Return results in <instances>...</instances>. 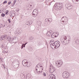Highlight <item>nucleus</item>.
<instances>
[{
    "label": "nucleus",
    "instance_id": "f257e3e1",
    "mask_svg": "<svg viewBox=\"0 0 79 79\" xmlns=\"http://www.w3.org/2000/svg\"><path fill=\"white\" fill-rule=\"evenodd\" d=\"M60 46V43L59 41H56L53 43H51V47L52 48H58Z\"/></svg>",
    "mask_w": 79,
    "mask_h": 79
},
{
    "label": "nucleus",
    "instance_id": "f03ea898",
    "mask_svg": "<svg viewBox=\"0 0 79 79\" xmlns=\"http://www.w3.org/2000/svg\"><path fill=\"white\" fill-rule=\"evenodd\" d=\"M63 77L64 79H67L70 76V74L67 71L64 72L62 74Z\"/></svg>",
    "mask_w": 79,
    "mask_h": 79
},
{
    "label": "nucleus",
    "instance_id": "7ed1b4c3",
    "mask_svg": "<svg viewBox=\"0 0 79 79\" xmlns=\"http://www.w3.org/2000/svg\"><path fill=\"white\" fill-rule=\"evenodd\" d=\"M6 37L7 40L10 42H11L12 41H14L15 42H17L16 37H14V38H11V37L6 35Z\"/></svg>",
    "mask_w": 79,
    "mask_h": 79
},
{
    "label": "nucleus",
    "instance_id": "20e7f679",
    "mask_svg": "<svg viewBox=\"0 0 79 79\" xmlns=\"http://www.w3.org/2000/svg\"><path fill=\"white\" fill-rule=\"evenodd\" d=\"M56 70V69L53 65H51L49 69V72L50 73H53Z\"/></svg>",
    "mask_w": 79,
    "mask_h": 79
},
{
    "label": "nucleus",
    "instance_id": "39448f33",
    "mask_svg": "<svg viewBox=\"0 0 79 79\" xmlns=\"http://www.w3.org/2000/svg\"><path fill=\"white\" fill-rule=\"evenodd\" d=\"M12 64H14V66H16L17 68L19 66V62L17 60H13Z\"/></svg>",
    "mask_w": 79,
    "mask_h": 79
},
{
    "label": "nucleus",
    "instance_id": "423d86ee",
    "mask_svg": "<svg viewBox=\"0 0 79 79\" xmlns=\"http://www.w3.org/2000/svg\"><path fill=\"white\" fill-rule=\"evenodd\" d=\"M38 13L39 12L38 11V10L37 9H35L33 11L32 15H34L35 16V17L37 16V15H38Z\"/></svg>",
    "mask_w": 79,
    "mask_h": 79
},
{
    "label": "nucleus",
    "instance_id": "0eeeda50",
    "mask_svg": "<svg viewBox=\"0 0 79 79\" xmlns=\"http://www.w3.org/2000/svg\"><path fill=\"white\" fill-rule=\"evenodd\" d=\"M56 67H58V68L59 67H61V62H59L58 61L56 62Z\"/></svg>",
    "mask_w": 79,
    "mask_h": 79
},
{
    "label": "nucleus",
    "instance_id": "6e6552de",
    "mask_svg": "<svg viewBox=\"0 0 79 79\" xmlns=\"http://www.w3.org/2000/svg\"><path fill=\"white\" fill-rule=\"evenodd\" d=\"M37 68H38V69H41V68H42V70H43V68L42 67V65L41 64H37V65L36 66L35 69H37Z\"/></svg>",
    "mask_w": 79,
    "mask_h": 79
},
{
    "label": "nucleus",
    "instance_id": "1a4fd4ad",
    "mask_svg": "<svg viewBox=\"0 0 79 79\" xmlns=\"http://www.w3.org/2000/svg\"><path fill=\"white\" fill-rule=\"evenodd\" d=\"M49 79H56L55 75L52 74H51L49 75Z\"/></svg>",
    "mask_w": 79,
    "mask_h": 79
},
{
    "label": "nucleus",
    "instance_id": "9d476101",
    "mask_svg": "<svg viewBox=\"0 0 79 79\" xmlns=\"http://www.w3.org/2000/svg\"><path fill=\"white\" fill-rule=\"evenodd\" d=\"M52 32V30H50V31H48L46 33L47 36H48V37H49V36H50Z\"/></svg>",
    "mask_w": 79,
    "mask_h": 79
},
{
    "label": "nucleus",
    "instance_id": "9b49d317",
    "mask_svg": "<svg viewBox=\"0 0 79 79\" xmlns=\"http://www.w3.org/2000/svg\"><path fill=\"white\" fill-rule=\"evenodd\" d=\"M23 64L24 66H27V67H29L30 66V65H27L28 64V62L27 61H26L25 62V63H23Z\"/></svg>",
    "mask_w": 79,
    "mask_h": 79
},
{
    "label": "nucleus",
    "instance_id": "f8f14e48",
    "mask_svg": "<svg viewBox=\"0 0 79 79\" xmlns=\"http://www.w3.org/2000/svg\"><path fill=\"white\" fill-rule=\"evenodd\" d=\"M55 8L57 10H60L61 8H62V6H60L58 7L56 6Z\"/></svg>",
    "mask_w": 79,
    "mask_h": 79
},
{
    "label": "nucleus",
    "instance_id": "ddd939ff",
    "mask_svg": "<svg viewBox=\"0 0 79 79\" xmlns=\"http://www.w3.org/2000/svg\"><path fill=\"white\" fill-rule=\"evenodd\" d=\"M46 2L48 5H51V3H52V2H49V0H46Z\"/></svg>",
    "mask_w": 79,
    "mask_h": 79
},
{
    "label": "nucleus",
    "instance_id": "4468645a",
    "mask_svg": "<svg viewBox=\"0 0 79 79\" xmlns=\"http://www.w3.org/2000/svg\"><path fill=\"white\" fill-rule=\"evenodd\" d=\"M71 5L70 3H67L65 5V7L68 8Z\"/></svg>",
    "mask_w": 79,
    "mask_h": 79
},
{
    "label": "nucleus",
    "instance_id": "2eb2a0df",
    "mask_svg": "<svg viewBox=\"0 0 79 79\" xmlns=\"http://www.w3.org/2000/svg\"><path fill=\"white\" fill-rule=\"evenodd\" d=\"M20 31H21L20 29H17L16 30L17 34H19L20 33Z\"/></svg>",
    "mask_w": 79,
    "mask_h": 79
},
{
    "label": "nucleus",
    "instance_id": "dca6fc26",
    "mask_svg": "<svg viewBox=\"0 0 79 79\" xmlns=\"http://www.w3.org/2000/svg\"><path fill=\"white\" fill-rule=\"evenodd\" d=\"M26 79H31V76L30 75H29V74H27L26 75Z\"/></svg>",
    "mask_w": 79,
    "mask_h": 79
},
{
    "label": "nucleus",
    "instance_id": "f3484780",
    "mask_svg": "<svg viewBox=\"0 0 79 79\" xmlns=\"http://www.w3.org/2000/svg\"><path fill=\"white\" fill-rule=\"evenodd\" d=\"M5 37H6V36H2L1 37V40H4V39H5Z\"/></svg>",
    "mask_w": 79,
    "mask_h": 79
},
{
    "label": "nucleus",
    "instance_id": "a211bd4d",
    "mask_svg": "<svg viewBox=\"0 0 79 79\" xmlns=\"http://www.w3.org/2000/svg\"><path fill=\"white\" fill-rule=\"evenodd\" d=\"M72 1L73 2V3L76 4V2H79V0H72Z\"/></svg>",
    "mask_w": 79,
    "mask_h": 79
},
{
    "label": "nucleus",
    "instance_id": "6ab92c4d",
    "mask_svg": "<svg viewBox=\"0 0 79 79\" xmlns=\"http://www.w3.org/2000/svg\"><path fill=\"white\" fill-rule=\"evenodd\" d=\"M73 6H72V5H71L68 7H67V8L68 9V10H71L73 8Z\"/></svg>",
    "mask_w": 79,
    "mask_h": 79
},
{
    "label": "nucleus",
    "instance_id": "aec40b11",
    "mask_svg": "<svg viewBox=\"0 0 79 79\" xmlns=\"http://www.w3.org/2000/svg\"><path fill=\"white\" fill-rule=\"evenodd\" d=\"M48 21L49 23H51L52 21V19L51 18H48Z\"/></svg>",
    "mask_w": 79,
    "mask_h": 79
},
{
    "label": "nucleus",
    "instance_id": "412c9836",
    "mask_svg": "<svg viewBox=\"0 0 79 79\" xmlns=\"http://www.w3.org/2000/svg\"><path fill=\"white\" fill-rule=\"evenodd\" d=\"M20 76L22 78H23V77H24V75L23 73H21V74Z\"/></svg>",
    "mask_w": 79,
    "mask_h": 79
},
{
    "label": "nucleus",
    "instance_id": "4be33fe9",
    "mask_svg": "<svg viewBox=\"0 0 79 79\" xmlns=\"http://www.w3.org/2000/svg\"><path fill=\"white\" fill-rule=\"evenodd\" d=\"M38 25H39V26H40V25H41V24H42V22H41V21H38Z\"/></svg>",
    "mask_w": 79,
    "mask_h": 79
},
{
    "label": "nucleus",
    "instance_id": "5701e85b",
    "mask_svg": "<svg viewBox=\"0 0 79 79\" xmlns=\"http://www.w3.org/2000/svg\"><path fill=\"white\" fill-rule=\"evenodd\" d=\"M76 44H79V40H77L76 41Z\"/></svg>",
    "mask_w": 79,
    "mask_h": 79
},
{
    "label": "nucleus",
    "instance_id": "b1692460",
    "mask_svg": "<svg viewBox=\"0 0 79 79\" xmlns=\"http://www.w3.org/2000/svg\"><path fill=\"white\" fill-rule=\"evenodd\" d=\"M55 5H56V7H58V6H60V3H56L55 4Z\"/></svg>",
    "mask_w": 79,
    "mask_h": 79
},
{
    "label": "nucleus",
    "instance_id": "393cba45",
    "mask_svg": "<svg viewBox=\"0 0 79 79\" xmlns=\"http://www.w3.org/2000/svg\"><path fill=\"white\" fill-rule=\"evenodd\" d=\"M27 61V60H23V61H22V64H23V63H25V62Z\"/></svg>",
    "mask_w": 79,
    "mask_h": 79
},
{
    "label": "nucleus",
    "instance_id": "a878e982",
    "mask_svg": "<svg viewBox=\"0 0 79 79\" xmlns=\"http://www.w3.org/2000/svg\"><path fill=\"white\" fill-rule=\"evenodd\" d=\"M30 40L32 41L34 40V38H32V37H31L30 38Z\"/></svg>",
    "mask_w": 79,
    "mask_h": 79
},
{
    "label": "nucleus",
    "instance_id": "bb28decb",
    "mask_svg": "<svg viewBox=\"0 0 79 79\" xmlns=\"http://www.w3.org/2000/svg\"><path fill=\"white\" fill-rule=\"evenodd\" d=\"M15 5V1H14L12 3V6H14V5Z\"/></svg>",
    "mask_w": 79,
    "mask_h": 79
},
{
    "label": "nucleus",
    "instance_id": "cd10ccee",
    "mask_svg": "<svg viewBox=\"0 0 79 79\" xmlns=\"http://www.w3.org/2000/svg\"><path fill=\"white\" fill-rule=\"evenodd\" d=\"M5 16V14L3 13L2 14L1 16H2V17H4V16Z\"/></svg>",
    "mask_w": 79,
    "mask_h": 79
},
{
    "label": "nucleus",
    "instance_id": "c85d7f7f",
    "mask_svg": "<svg viewBox=\"0 0 79 79\" xmlns=\"http://www.w3.org/2000/svg\"><path fill=\"white\" fill-rule=\"evenodd\" d=\"M37 71V69H36V72H37V73H40V71H39L38 72V71Z\"/></svg>",
    "mask_w": 79,
    "mask_h": 79
},
{
    "label": "nucleus",
    "instance_id": "c756f323",
    "mask_svg": "<svg viewBox=\"0 0 79 79\" xmlns=\"http://www.w3.org/2000/svg\"><path fill=\"white\" fill-rule=\"evenodd\" d=\"M7 3V1H5L3 3V4H5V3Z\"/></svg>",
    "mask_w": 79,
    "mask_h": 79
},
{
    "label": "nucleus",
    "instance_id": "7c9ffc66",
    "mask_svg": "<svg viewBox=\"0 0 79 79\" xmlns=\"http://www.w3.org/2000/svg\"><path fill=\"white\" fill-rule=\"evenodd\" d=\"M43 76H46V73H43Z\"/></svg>",
    "mask_w": 79,
    "mask_h": 79
},
{
    "label": "nucleus",
    "instance_id": "2f4dec72",
    "mask_svg": "<svg viewBox=\"0 0 79 79\" xmlns=\"http://www.w3.org/2000/svg\"><path fill=\"white\" fill-rule=\"evenodd\" d=\"M54 37H55V36H54L52 34L51 35V37H52V38L53 39V38H54Z\"/></svg>",
    "mask_w": 79,
    "mask_h": 79
},
{
    "label": "nucleus",
    "instance_id": "473e14b6",
    "mask_svg": "<svg viewBox=\"0 0 79 79\" xmlns=\"http://www.w3.org/2000/svg\"><path fill=\"white\" fill-rule=\"evenodd\" d=\"M8 21L9 22V23H11V21H10V19H8Z\"/></svg>",
    "mask_w": 79,
    "mask_h": 79
},
{
    "label": "nucleus",
    "instance_id": "72a5a7b5",
    "mask_svg": "<svg viewBox=\"0 0 79 79\" xmlns=\"http://www.w3.org/2000/svg\"><path fill=\"white\" fill-rule=\"evenodd\" d=\"M23 45H24V44H23V45H22L21 46V49H23V47H24L23 46Z\"/></svg>",
    "mask_w": 79,
    "mask_h": 79
},
{
    "label": "nucleus",
    "instance_id": "f704fd0d",
    "mask_svg": "<svg viewBox=\"0 0 79 79\" xmlns=\"http://www.w3.org/2000/svg\"><path fill=\"white\" fill-rule=\"evenodd\" d=\"M48 21V19H45V21H46V22H47V21Z\"/></svg>",
    "mask_w": 79,
    "mask_h": 79
},
{
    "label": "nucleus",
    "instance_id": "c9c22d12",
    "mask_svg": "<svg viewBox=\"0 0 79 79\" xmlns=\"http://www.w3.org/2000/svg\"><path fill=\"white\" fill-rule=\"evenodd\" d=\"M8 10H6V15H7V14L8 13Z\"/></svg>",
    "mask_w": 79,
    "mask_h": 79
},
{
    "label": "nucleus",
    "instance_id": "e433bc0d",
    "mask_svg": "<svg viewBox=\"0 0 79 79\" xmlns=\"http://www.w3.org/2000/svg\"><path fill=\"white\" fill-rule=\"evenodd\" d=\"M0 26L1 27H2L3 26V25L2 23L0 24Z\"/></svg>",
    "mask_w": 79,
    "mask_h": 79
},
{
    "label": "nucleus",
    "instance_id": "4c0bfd02",
    "mask_svg": "<svg viewBox=\"0 0 79 79\" xmlns=\"http://www.w3.org/2000/svg\"><path fill=\"white\" fill-rule=\"evenodd\" d=\"M6 53V51H3L2 52V53H3V54H4V53Z\"/></svg>",
    "mask_w": 79,
    "mask_h": 79
},
{
    "label": "nucleus",
    "instance_id": "58836bf2",
    "mask_svg": "<svg viewBox=\"0 0 79 79\" xmlns=\"http://www.w3.org/2000/svg\"><path fill=\"white\" fill-rule=\"evenodd\" d=\"M29 50H31V49H32V47H29Z\"/></svg>",
    "mask_w": 79,
    "mask_h": 79
},
{
    "label": "nucleus",
    "instance_id": "ea45409f",
    "mask_svg": "<svg viewBox=\"0 0 79 79\" xmlns=\"http://www.w3.org/2000/svg\"><path fill=\"white\" fill-rule=\"evenodd\" d=\"M4 47V46L3 44H2L1 45L2 48H3Z\"/></svg>",
    "mask_w": 79,
    "mask_h": 79
},
{
    "label": "nucleus",
    "instance_id": "a19ab883",
    "mask_svg": "<svg viewBox=\"0 0 79 79\" xmlns=\"http://www.w3.org/2000/svg\"><path fill=\"white\" fill-rule=\"evenodd\" d=\"M11 4V2H8V5H10Z\"/></svg>",
    "mask_w": 79,
    "mask_h": 79
},
{
    "label": "nucleus",
    "instance_id": "79ce46f5",
    "mask_svg": "<svg viewBox=\"0 0 79 79\" xmlns=\"http://www.w3.org/2000/svg\"><path fill=\"white\" fill-rule=\"evenodd\" d=\"M32 5H30V6L32 8H32H33V7H32Z\"/></svg>",
    "mask_w": 79,
    "mask_h": 79
},
{
    "label": "nucleus",
    "instance_id": "37998d69",
    "mask_svg": "<svg viewBox=\"0 0 79 79\" xmlns=\"http://www.w3.org/2000/svg\"><path fill=\"white\" fill-rule=\"evenodd\" d=\"M3 27H5V25H4Z\"/></svg>",
    "mask_w": 79,
    "mask_h": 79
},
{
    "label": "nucleus",
    "instance_id": "c03bdc74",
    "mask_svg": "<svg viewBox=\"0 0 79 79\" xmlns=\"http://www.w3.org/2000/svg\"><path fill=\"white\" fill-rule=\"evenodd\" d=\"M14 2L16 3V0H15Z\"/></svg>",
    "mask_w": 79,
    "mask_h": 79
},
{
    "label": "nucleus",
    "instance_id": "a18cd8bd",
    "mask_svg": "<svg viewBox=\"0 0 79 79\" xmlns=\"http://www.w3.org/2000/svg\"><path fill=\"white\" fill-rule=\"evenodd\" d=\"M23 47H25V46L26 45H24V44H23Z\"/></svg>",
    "mask_w": 79,
    "mask_h": 79
},
{
    "label": "nucleus",
    "instance_id": "49530a36",
    "mask_svg": "<svg viewBox=\"0 0 79 79\" xmlns=\"http://www.w3.org/2000/svg\"><path fill=\"white\" fill-rule=\"evenodd\" d=\"M27 43H26L25 44H24V45H26V44H27Z\"/></svg>",
    "mask_w": 79,
    "mask_h": 79
},
{
    "label": "nucleus",
    "instance_id": "de8ad7c7",
    "mask_svg": "<svg viewBox=\"0 0 79 79\" xmlns=\"http://www.w3.org/2000/svg\"><path fill=\"white\" fill-rule=\"evenodd\" d=\"M30 65V66H31V64H27V65Z\"/></svg>",
    "mask_w": 79,
    "mask_h": 79
},
{
    "label": "nucleus",
    "instance_id": "09e8293b",
    "mask_svg": "<svg viewBox=\"0 0 79 79\" xmlns=\"http://www.w3.org/2000/svg\"><path fill=\"white\" fill-rule=\"evenodd\" d=\"M62 22H63V23H64V21L63 20L62 21Z\"/></svg>",
    "mask_w": 79,
    "mask_h": 79
},
{
    "label": "nucleus",
    "instance_id": "8fccbe9b",
    "mask_svg": "<svg viewBox=\"0 0 79 79\" xmlns=\"http://www.w3.org/2000/svg\"><path fill=\"white\" fill-rule=\"evenodd\" d=\"M10 16H12V14H10Z\"/></svg>",
    "mask_w": 79,
    "mask_h": 79
},
{
    "label": "nucleus",
    "instance_id": "3c124183",
    "mask_svg": "<svg viewBox=\"0 0 79 79\" xmlns=\"http://www.w3.org/2000/svg\"><path fill=\"white\" fill-rule=\"evenodd\" d=\"M1 60H3V59H2V58H1V59H0Z\"/></svg>",
    "mask_w": 79,
    "mask_h": 79
},
{
    "label": "nucleus",
    "instance_id": "603ef678",
    "mask_svg": "<svg viewBox=\"0 0 79 79\" xmlns=\"http://www.w3.org/2000/svg\"><path fill=\"white\" fill-rule=\"evenodd\" d=\"M63 43H64V41H63Z\"/></svg>",
    "mask_w": 79,
    "mask_h": 79
},
{
    "label": "nucleus",
    "instance_id": "864d4df0",
    "mask_svg": "<svg viewBox=\"0 0 79 79\" xmlns=\"http://www.w3.org/2000/svg\"><path fill=\"white\" fill-rule=\"evenodd\" d=\"M64 40H66V39H65V38H64Z\"/></svg>",
    "mask_w": 79,
    "mask_h": 79
},
{
    "label": "nucleus",
    "instance_id": "5fc2aeb1",
    "mask_svg": "<svg viewBox=\"0 0 79 79\" xmlns=\"http://www.w3.org/2000/svg\"><path fill=\"white\" fill-rule=\"evenodd\" d=\"M64 18V17H62V18Z\"/></svg>",
    "mask_w": 79,
    "mask_h": 79
},
{
    "label": "nucleus",
    "instance_id": "6e6d98bb",
    "mask_svg": "<svg viewBox=\"0 0 79 79\" xmlns=\"http://www.w3.org/2000/svg\"><path fill=\"white\" fill-rule=\"evenodd\" d=\"M27 24V25H29V24Z\"/></svg>",
    "mask_w": 79,
    "mask_h": 79
},
{
    "label": "nucleus",
    "instance_id": "4d7b16f0",
    "mask_svg": "<svg viewBox=\"0 0 79 79\" xmlns=\"http://www.w3.org/2000/svg\"><path fill=\"white\" fill-rule=\"evenodd\" d=\"M2 59V58H0V59Z\"/></svg>",
    "mask_w": 79,
    "mask_h": 79
},
{
    "label": "nucleus",
    "instance_id": "13d9d810",
    "mask_svg": "<svg viewBox=\"0 0 79 79\" xmlns=\"http://www.w3.org/2000/svg\"><path fill=\"white\" fill-rule=\"evenodd\" d=\"M66 18H66V17H65V19H66Z\"/></svg>",
    "mask_w": 79,
    "mask_h": 79
},
{
    "label": "nucleus",
    "instance_id": "bf43d9fd",
    "mask_svg": "<svg viewBox=\"0 0 79 79\" xmlns=\"http://www.w3.org/2000/svg\"><path fill=\"white\" fill-rule=\"evenodd\" d=\"M60 5V3H59V5Z\"/></svg>",
    "mask_w": 79,
    "mask_h": 79
},
{
    "label": "nucleus",
    "instance_id": "052dcab7",
    "mask_svg": "<svg viewBox=\"0 0 79 79\" xmlns=\"http://www.w3.org/2000/svg\"><path fill=\"white\" fill-rule=\"evenodd\" d=\"M51 43H52V42L50 43V44H51Z\"/></svg>",
    "mask_w": 79,
    "mask_h": 79
},
{
    "label": "nucleus",
    "instance_id": "680f3d73",
    "mask_svg": "<svg viewBox=\"0 0 79 79\" xmlns=\"http://www.w3.org/2000/svg\"><path fill=\"white\" fill-rule=\"evenodd\" d=\"M64 21H66V20H65Z\"/></svg>",
    "mask_w": 79,
    "mask_h": 79
}]
</instances>
